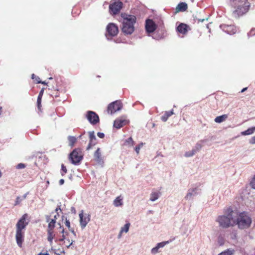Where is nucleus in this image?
I'll return each mask as SVG.
<instances>
[{
    "label": "nucleus",
    "mask_w": 255,
    "mask_h": 255,
    "mask_svg": "<svg viewBox=\"0 0 255 255\" xmlns=\"http://www.w3.org/2000/svg\"><path fill=\"white\" fill-rule=\"evenodd\" d=\"M71 211L74 214L76 213V209L73 207L71 208Z\"/></svg>",
    "instance_id": "nucleus-51"
},
{
    "label": "nucleus",
    "mask_w": 255,
    "mask_h": 255,
    "mask_svg": "<svg viewBox=\"0 0 255 255\" xmlns=\"http://www.w3.org/2000/svg\"><path fill=\"white\" fill-rule=\"evenodd\" d=\"M37 104H39V105L41 104V96H40V95L38 96V97L37 98Z\"/></svg>",
    "instance_id": "nucleus-47"
},
{
    "label": "nucleus",
    "mask_w": 255,
    "mask_h": 255,
    "mask_svg": "<svg viewBox=\"0 0 255 255\" xmlns=\"http://www.w3.org/2000/svg\"><path fill=\"white\" fill-rule=\"evenodd\" d=\"M41 83H42V84H44V85L46 84L45 82H41Z\"/></svg>",
    "instance_id": "nucleus-62"
},
{
    "label": "nucleus",
    "mask_w": 255,
    "mask_h": 255,
    "mask_svg": "<svg viewBox=\"0 0 255 255\" xmlns=\"http://www.w3.org/2000/svg\"><path fill=\"white\" fill-rule=\"evenodd\" d=\"M66 245H69L71 243V240H70L69 239L67 238V239H66Z\"/></svg>",
    "instance_id": "nucleus-55"
},
{
    "label": "nucleus",
    "mask_w": 255,
    "mask_h": 255,
    "mask_svg": "<svg viewBox=\"0 0 255 255\" xmlns=\"http://www.w3.org/2000/svg\"><path fill=\"white\" fill-rule=\"evenodd\" d=\"M80 224L82 229H84L87 226V224L90 220V216L89 214H84L83 211H81L79 214Z\"/></svg>",
    "instance_id": "nucleus-9"
},
{
    "label": "nucleus",
    "mask_w": 255,
    "mask_h": 255,
    "mask_svg": "<svg viewBox=\"0 0 255 255\" xmlns=\"http://www.w3.org/2000/svg\"><path fill=\"white\" fill-rule=\"evenodd\" d=\"M31 78L34 80L37 83H41V81L39 80L40 78L34 74L31 75Z\"/></svg>",
    "instance_id": "nucleus-38"
},
{
    "label": "nucleus",
    "mask_w": 255,
    "mask_h": 255,
    "mask_svg": "<svg viewBox=\"0 0 255 255\" xmlns=\"http://www.w3.org/2000/svg\"><path fill=\"white\" fill-rule=\"evenodd\" d=\"M203 141H200V142L197 143L195 146L193 148V149L196 152L199 151L203 147V144L201 142H203Z\"/></svg>",
    "instance_id": "nucleus-29"
},
{
    "label": "nucleus",
    "mask_w": 255,
    "mask_h": 255,
    "mask_svg": "<svg viewBox=\"0 0 255 255\" xmlns=\"http://www.w3.org/2000/svg\"><path fill=\"white\" fill-rule=\"evenodd\" d=\"M59 210H61L60 208H59H59H57L55 209V211H56V212H57Z\"/></svg>",
    "instance_id": "nucleus-61"
},
{
    "label": "nucleus",
    "mask_w": 255,
    "mask_h": 255,
    "mask_svg": "<svg viewBox=\"0 0 255 255\" xmlns=\"http://www.w3.org/2000/svg\"><path fill=\"white\" fill-rule=\"evenodd\" d=\"M64 179H60V180H59V184H60V185H61L63 184H64Z\"/></svg>",
    "instance_id": "nucleus-53"
},
{
    "label": "nucleus",
    "mask_w": 255,
    "mask_h": 255,
    "mask_svg": "<svg viewBox=\"0 0 255 255\" xmlns=\"http://www.w3.org/2000/svg\"><path fill=\"white\" fill-rule=\"evenodd\" d=\"M86 117L89 122L93 125H95L99 122V116L93 111H88Z\"/></svg>",
    "instance_id": "nucleus-11"
},
{
    "label": "nucleus",
    "mask_w": 255,
    "mask_h": 255,
    "mask_svg": "<svg viewBox=\"0 0 255 255\" xmlns=\"http://www.w3.org/2000/svg\"><path fill=\"white\" fill-rule=\"evenodd\" d=\"M159 197V193L156 192H152L150 196V200L154 202L158 199Z\"/></svg>",
    "instance_id": "nucleus-27"
},
{
    "label": "nucleus",
    "mask_w": 255,
    "mask_h": 255,
    "mask_svg": "<svg viewBox=\"0 0 255 255\" xmlns=\"http://www.w3.org/2000/svg\"><path fill=\"white\" fill-rule=\"evenodd\" d=\"M59 242H63V244L67 248L69 249L72 246L73 242H74L73 240H71V243L69 245H66V241L63 239L61 237L59 239Z\"/></svg>",
    "instance_id": "nucleus-35"
},
{
    "label": "nucleus",
    "mask_w": 255,
    "mask_h": 255,
    "mask_svg": "<svg viewBox=\"0 0 255 255\" xmlns=\"http://www.w3.org/2000/svg\"><path fill=\"white\" fill-rule=\"evenodd\" d=\"M123 108V105L120 101H116L110 104L108 107V113L112 115L117 111L121 110Z\"/></svg>",
    "instance_id": "nucleus-7"
},
{
    "label": "nucleus",
    "mask_w": 255,
    "mask_h": 255,
    "mask_svg": "<svg viewBox=\"0 0 255 255\" xmlns=\"http://www.w3.org/2000/svg\"><path fill=\"white\" fill-rule=\"evenodd\" d=\"M68 139L69 141V145L71 147L73 146L74 144L77 141V138L73 136H69L68 137Z\"/></svg>",
    "instance_id": "nucleus-28"
},
{
    "label": "nucleus",
    "mask_w": 255,
    "mask_h": 255,
    "mask_svg": "<svg viewBox=\"0 0 255 255\" xmlns=\"http://www.w3.org/2000/svg\"><path fill=\"white\" fill-rule=\"evenodd\" d=\"M55 219H52L48 223L47 231H54V229L55 227Z\"/></svg>",
    "instance_id": "nucleus-25"
},
{
    "label": "nucleus",
    "mask_w": 255,
    "mask_h": 255,
    "mask_svg": "<svg viewBox=\"0 0 255 255\" xmlns=\"http://www.w3.org/2000/svg\"><path fill=\"white\" fill-rule=\"evenodd\" d=\"M230 2L235 9L233 12V15L236 18L247 12L250 6L248 0H230Z\"/></svg>",
    "instance_id": "nucleus-1"
},
{
    "label": "nucleus",
    "mask_w": 255,
    "mask_h": 255,
    "mask_svg": "<svg viewBox=\"0 0 255 255\" xmlns=\"http://www.w3.org/2000/svg\"><path fill=\"white\" fill-rule=\"evenodd\" d=\"M46 222H48V223L51 220V219H50V217L49 216H46Z\"/></svg>",
    "instance_id": "nucleus-52"
},
{
    "label": "nucleus",
    "mask_w": 255,
    "mask_h": 255,
    "mask_svg": "<svg viewBox=\"0 0 255 255\" xmlns=\"http://www.w3.org/2000/svg\"><path fill=\"white\" fill-rule=\"evenodd\" d=\"M59 225H60V224H59ZM59 229H60L59 232L60 233L62 234V235L66 234V232H65L64 229L62 226H60Z\"/></svg>",
    "instance_id": "nucleus-43"
},
{
    "label": "nucleus",
    "mask_w": 255,
    "mask_h": 255,
    "mask_svg": "<svg viewBox=\"0 0 255 255\" xmlns=\"http://www.w3.org/2000/svg\"><path fill=\"white\" fill-rule=\"evenodd\" d=\"M123 6V3L119 0H116L109 5L110 11L113 14L119 12Z\"/></svg>",
    "instance_id": "nucleus-8"
},
{
    "label": "nucleus",
    "mask_w": 255,
    "mask_h": 255,
    "mask_svg": "<svg viewBox=\"0 0 255 255\" xmlns=\"http://www.w3.org/2000/svg\"><path fill=\"white\" fill-rule=\"evenodd\" d=\"M168 242H163L158 243L156 246L153 248H152L151 250V253L153 255H155L159 252V249L163 248L164 246L168 243Z\"/></svg>",
    "instance_id": "nucleus-17"
},
{
    "label": "nucleus",
    "mask_w": 255,
    "mask_h": 255,
    "mask_svg": "<svg viewBox=\"0 0 255 255\" xmlns=\"http://www.w3.org/2000/svg\"><path fill=\"white\" fill-rule=\"evenodd\" d=\"M1 107H0V112H1Z\"/></svg>",
    "instance_id": "nucleus-63"
},
{
    "label": "nucleus",
    "mask_w": 255,
    "mask_h": 255,
    "mask_svg": "<svg viewBox=\"0 0 255 255\" xmlns=\"http://www.w3.org/2000/svg\"><path fill=\"white\" fill-rule=\"evenodd\" d=\"M69 230L73 234L74 236H76V233L75 232L74 229L73 228H70Z\"/></svg>",
    "instance_id": "nucleus-50"
},
{
    "label": "nucleus",
    "mask_w": 255,
    "mask_h": 255,
    "mask_svg": "<svg viewBox=\"0 0 255 255\" xmlns=\"http://www.w3.org/2000/svg\"><path fill=\"white\" fill-rule=\"evenodd\" d=\"M69 159L73 164H78L83 159V154L80 148H76L70 153Z\"/></svg>",
    "instance_id": "nucleus-6"
},
{
    "label": "nucleus",
    "mask_w": 255,
    "mask_h": 255,
    "mask_svg": "<svg viewBox=\"0 0 255 255\" xmlns=\"http://www.w3.org/2000/svg\"><path fill=\"white\" fill-rule=\"evenodd\" d=\"M126 120L122 119H118L116 120L114 123V126L117 128H120L126 124Z\"/></svg>",
    "instance_id": "nucleus-18"
},
{
    "label": "nucleus",
    "mask_w": 255,
    "mask_h": 255,
    "mask_svg": "<svg viewBox=\"0 0 255 255\" xmlns=\"http://www.w3.org/2000/svg\"><path fill=\"white\" fill-rule=\"evenodd\" d=\"M123 18L122 31L126 34H131L134 30V24L136 21V17L132 15L122 14Z\"/></svg>",
    "instance_id": "nucleus-4"
},
{
    "label": "nucleus",
    "mask_w": 255,
    "mask_h": 255,
    "mask_svg": "<svg viewBox=\"0 0 255 255\" xmlns=\"http://www.w3.org/2000/svg\"><path fill=\"white\" fill-rule=\"evenodd\" d=\"M233 250L228 249L227 250L221 253L218 255H233Z\"/></svg>",
    "instance_id": "nucleus-34"
},
{
    "label": "nucleus",
    "mask_w": 255,
    "mask_h": 255,
    "mask_svg": "<svg viewBox=\"0 0 255 255\" xmlns=\"http://www.w3.org/2000/svg\"><path fill=\"white\" fill-rule=\"evenodd\" d=\"M255 131V127L248 128L245 131H242L241 134L242 135H248L253 134Z\"/></svg>",
    "instance_id": "nucleus-24"
},
{
    "label": "nucleus",
    "mask_w": 255,
    "mask_h": 255,
    "mask_svg": "<svg viewBox=\"0 0 255 255\" xmlns=\"http://www.w3.org/2000/svg\"><path fill=\"white\" fill-rule=\"evenodd\" d=\"M133 143L134 141H133L132 138L130 137L126 139L125 142V145L131 146L133 145Z\"/></svg>",
    "instance_id": "nucleus-32"
},
{
    "label": "nucleus",
    "mask_w": 255,
    "mask_h": 255,
    "mask_svg": "<svg viewBox=\"0 0 255 255\" xmlns=\"http://www.w3.org/2000/svg\"><path fill=\"white\" fill-rule=\"evenodd\" d=\"M97 135L99 137L101 138H103L104 137V136H105V134L103 132H98L97 133Z\"/></svg>",
    "instance_id": "nucleus-45"
},
{
    "label": "nucleus",
    "mask_w": 255,
    "mask_h": 255,
    "mask_svg": "<svg viewBox=\"0 0 255 255\" xmlns=\"http://www.w3.org/2000/svg\"><path fill=\"white\" fill-rule=\"evenodd\" d=\"M65 224V226L68 228V229L71 228V226H70V222L67 219H66Z\"/></svg>",
    "instance_id": "nucleus-40"
},
{
    "label": "nucleus",
    "mask_w": 255,
    "mask_h": 255,
    "mask_svg": "<svg viewBox=\"0 0 255 255\" xmlns=\"http://www.w3.org/2000/svg\"><path fill=\"white\" fill-rule=\"evenodd\" d=\"M27 194H28V193H26L21 197H19V196L17 197L14 205H19L22 201H23V200L26 199Z\"/></svg>",
    "instance_id": "nucleus-26"
},
{
    "label": "nucleus",
    "mask_w": 255,
    "mask_h": 255,
    "mask_svg": "<svg viewBox=\"0 0 255 255\" xmlns=\"http://www.w3.org/2000/svg\"><path fill=\"white\" fill-rule=\"evenodd\" d=\"M249 143L252 144H255V135L251 138L249 140Z\"/></svg>",
    "instance_id": "nucleus-41"
},
{
    "label": "nucleus",
    "mask_w": 255,
    "mask_h": 255,
    "mask_svg": "<svg viewBox=\"0 0 255 255\" xmlns=\"http://www.w3.org/2000/svg\"><path fill=\"white\" fill-rule=\"evenodd\" d=\"M144 143L143 142H141L138 145H137L136 146H135V148H134V150L136 152V153L138 154L139 153V150L140 149V148L143 146L144 145Z\"/></svg>",
    "instance_id": "nucleus-36"
},
{
    "label": "nucleus",
    "mask_w": 255,
    "mask_h": 255,
    "mask_svg": "<svg viewBox=\"0 0 255 255\" xmlns=\"http://www.w3.org/2000/svg\"><path fill=\"white\" fill-rule=\"evenodd\" d=\"M196 153L195 151L192 148L191 150L186 151L184 154V156L186 157H192L195 155Z\"/></svg>",
    "instance_id": "nucleus-31"
},
{
    "label": "nucleus",
    "mask_w": 255,
    "mask_h": 255,
    "mask_svg": "<svg viewBox=\"0 0 255 255\" xmlns=\"http://www.w3.org/2000/svg\"><path fill=\"white\" fill-rule=\"evenodd\" d=\"M199 194V189L198 188H190L188 190L184 198L187 201H192L194 197Z\"/></svg>",
    "instance_id": "nucleus-10"
},
{
    "label": "nucleus",
    "mask_w": 255,
    "mask_h": 255,
    "mask_svg": "<svg viewBox=\"0 0 255 255\" xmlns=\"http://www.w3.org/2000/svg\"><path fill=\"white\" fill-rule=\"evenodd\" d=\"M255 34V29H252L249 33H248L249 35H254Z\"/></svg>",
    "instance_id": "nucleus-46"
},
{
    "label": "nucleus",
    "mask_w": 255,
    "mask_h": 255,
    "mask_svg": "<svg viewBox=\"0 0 255 255\" xmlns=\"http://www.w3.org/2000/svg\"><path fill=\"white\" fill-rule=\"evenodd\" d=\"M218 243L220 245H223L224 244V240L222 238H220L218 240Z\"/></svg>",
    "instance_id": "nucleus-48"
},
{
    "label": "nucleus",
    "mask_w": 255,
    "mask_h": 255,
    "mask_svg": "<svg viewBox=\"0 0 255 255\" xmlns=\"http://www.w3.org/2000/svg\"><path fill=\"white\" fill-rule=\"evenodd\" d=\"M57 216H59L58 215V213H57V215H54V217L53 218V219H55V223L56 222Z\"/></svg>",
    "instance_id": "nucleus-58"
},
{
    "label": "nucleus",
    "mask_w": 255,
    "mask_h": 255,
    "mask_svg": "<svg viewBox=\"0 0 255 255\" xmlns=\"http://www.w3.org/2000/svg\"><path fill=\"white\" fill-rule=\"evenodd\" d=\"M189 29V27L186 24L180 23L177 27V30L179 33L185 34Z\"/></svg>",
    "instance_id": "nucleus-16"
},
{
    "label": "nucleus",
    "mask_w": 255,
    "mask_h": 255,
    "mask_svg": "<svg viewBox=\"0 0 255 255\" xmlns=\"http://www.w3.org/2000/svg\"><path fill=\"white\" fill-rule=\"evenodd\" d=\"M174 114L173 110H171L170 111H166L165 112L164 115H163L161 119V120L163 122H166L168 120V118L170 117L171 116Z\"/></svg>",
    "instance_id": "nucleus-20"
},
{
    "label": "nucleus",
    "mask_w": 255,
    "mask_h": 255,
    "mask_svg": "<svg viewBox=\"0 0 255 255\" xmlns=\"http://www.w3.org/2000/svg\"><path fill=\"white\" fill-rule=\"evenodd\" d=\"M42 94H43V90H41L40 92V93L39 94V95H40V96H42Z\"/></svg>",
    "instance_id": "nucleus-60"
},
{
    "label": "nucleus",
    "mask_w": 255,
    "mask_h": 255,
    "mask_svg": "<svg viewBox=\"0 0 255 255\" xmlns=\"http://www.w3.org/2000/svg\"><path fill=\"white\" fill-rule=\"evenodd\" d=\"M247 90V87L246 88H243L242 91H241V92L243 93V92H244L245 91H246Z\"/></svg>",
    "instance_id": "nucleus-59"
},
{
    "label": "nucleus",
    "mask_w": 255,
    "mask_h": 255,
    "mask_svg": "<svg viewBox=\"0 0 255 255\" xmlns=\"http://www.w3.org/2000/svg\"><path fill=\"white\" fill-rule=\"evenodd\" d=\"M130 223H126L124 227H122L121 229V232H123V233H128V230H129V227H130Z\"/></svg>",
    "instance_id": "nucleus-30"
},
{
    "label": "nucleus",
    "mask_w": 255,
    "mask_h": 255,
    "mask_svg": "<svg viewBox=\"0 0 255 255\" xmlns=\"http://www.w3.org/2000/svg\"><path fill=\"white\" fill-rule=\"evenodd\" d=\"M107 31L109 35L114 36L119 31L118 26L114 23H109L107 26Z\"/></svg>",
    "instance_id": "nucleus-12"
},
{
    "label": "nucleus",
    "mask_w": 255,
    "mask_h": 255,
    "mask_svg": "<svg viewBox=\"0 0 255 255\" xmlns=\"http://www.w3.org/2000/svg\"><path fill=\"white\" fill-rule=\"evenodd\" d=\"M38 255H49L48 253H39Z\"/></svg>",
    "instance_id": "nucleus-57"
},
{
    "label": "nucleus",
    "mask_w": 255,
    "mask_h": 255,
    "mask_svg": "<svg viewBox=\"0 0 255 255\" xmlns=\"http://www.w3.org/2000/svg\"><path fill=\"white\" fill-rule=\"evenodd\" d=\"M220 27L225 32L230 35L234 34L237 31V29L234 25H222Z\"/></svg>",
    "instance_id": "nucleus-13"
},
{
    "label": "nucleus",
    "mask_w": 255,
    "mask_h": 255,
    "mask_svg": "<svg viewBox=\"0 0 255 255\" xmlns=\"http://www.w3.org/2000/svg\"><path fill=\"white\" fill-rule=\"evenodd\" d=\"M113 204L116 207L121 206L123 204V198L121 196L117 197L114 201Z\"/></svg>",
    "instance_id": "nucleus-21"
},
{
    "label": "nucleus",
    "mask_w": 255,
    "mask_h": 255,
    "mask_svg": "<svg viewBox=\"0 0 255 255\" xmlns=\"http://www.w3.org/2000/svg\"><path fill=\"white\" fill-rule=\"evenodd\" d=\"M47 240L51 244L53 242V240L54 239L55 234L54 231H47Z\"/></svg>",
    "instance_id": "nucleus-19"
},
{
    "label": "nucleus",
    "mask_w": 255,
    "mask_h": 255,
    "mask_svg": "<svg viewBox=\"0 0 255 255\" xmlns=\"http://www.w3.org/2000/svg\"><path fill=\"white\" fill-rule=\"evenodd\" d=\"M123 233V232H121V231H120L118 236V239H120L121 237H122V234Z\"/></svg>",
    "instance_id": "nucleus-54"
},
{
    "label": "nucleus",
    "mask_w": 255,
    "mask_h": 255,
    "mask_svg": "<svg viewBox=\"0 0 255 255\" xmlns=\"http://www.w3.org/2000/svg\"><path fill=\"white\" fill-rule=\"evenodd\" d=\"M41 104L39 105V104H37V108L39 111H41Z\"/></svg>",
    "instance_id": "nucleus-56"
},
{
    "label": "nucleus",
    "mask_w": 255,
    "mask_h": 255,
    "mask_svg": "<svg viewBox=\"0 0 255 255\" xmlns=\"http://www.w3.org/2000/svg\"><path fill=\"white\" fill-rule=\"evenodd\" d=\"M187 8V4L185 2H180L179 3L176 7V10L177 11H185Z\"/></svg>",
    "instance_id": "nucleus-23"
},
{
    "label": "nucleus",
    "mask_w": 255,
    "mask_h": 255,
    "mask_svg": "<svg viewBox=\"0 0 255 255\" xmlns=\"http://www.w3.org/2000/svg\"><path fill=\"white\" fill-rule=\"evenodd\" d=\"M27 216L26 214H24L16 224L15 239L16 243L19 247H22L24 241V232L23 230L25 229L28 223L26 221Z\"/></svg>",
    "instance_id": "nucleus-2"
},
{
    "label": "nucleus",
    "mask_w": 255,
    "mask_h": 255,
    "mask_svg": "<svg viewBox=\"0 0 255 255\" xmlns=\"http://www.w3.org/2000/svg\"><path fill=\"white\" fill-rule=\"evenodd\" d=\"M96 144V142L93 141V142H91V141L90 140V142L88 145V146L87 147V150H89L91 147L92 146L95 145Z\"/></svg>",
    "instance_id": "nucleus-39"
},
{
    "label": "nucleus",
    "mask_w": 255,
    "mask_h": 255,
    "mask_svg": "<svg viewBox=\"0 0 255 255\" xmlns=\"http://www.w3.org/2000/svg\"><path fill=\"white\" fill-rule=\"evenodd\" d=\"M252 223V219L246 212L241 213L236 221L239 228L242 229L249 228Z\"/></svg>",
    "instance_id": "nucleus-5"
},
{
    "label": "nucleus",
    "mask_w": 255,
    "mask_h": 255,
    "mask_svg": "<svg viewBox=\"0 0 255 255\" xmlns=\"http://www.w3.org/2000/svg\"><path fill=\"white\" fill-rule=\"evenodd\" d=\"M228 118L227 115H223L222 116L217 117L214 121L217 123H221L225 121Z\"/></svg>",
    "instance_id": "nucleus-22"
},
{
    "label": "nucleus",
    "mask_w": 255,
    "mask_h": 255,
    "mask_svg": "<svg viewBox=\"0 0 255 255\" xmlns=\"http://www.w3.org/2000/svg\"><path fill=\"white\" fill-rule=\"evenodd\" d=\"M146 30L148 33L153 32L156 29V25L153 20L147 19L145 24Z\"/></svg>",
    "instance_id": "nucleus-14"
},
{
    "label": "nucleus",
    "mask_w": 255,
    "mask_h": 255,
    "mask_svg": "<svg viewBox=\"0 0 255 255\" xmlns=\"http://www.w3.org/2000/svg\"><path fill=\"white\" fill-rule=\"evenodd\" d=\"M235 213L230 208L228 209L224 215L218 216L216 221L220 226L223 228H227L236 224V220L234 219Z\"/></svg>",
    "instance_id": "nucleus-3"
},
{
    "label": "nucleus",
    "mask_w": 255,
    "mask_h": 255,
    "mask_svg": "<svg viewBox=\"0 0 255 255\" xmlns=\"http://www.w3.org/2000/svg\"><path fill=\"white\" fill-rule=\"evenodd\" d=\"M90 140L91 142H93L96 140V137L95 135V133L94 131H91L89 132Z\"/></svg>",
    "instance_id": "nucleus-33"
},
{
    "label": "nucleus",
    "mask_w": 255,
    "mask_h": 255,
    "mask_svg": "<svg viewBox=\"0 0 255 255\" xmlns=\"http://www.w3.org/2000/svg\"><path fill=\"white\" fill-rule=\"evenodd\" d=\"M25 167V165L23 163H19L16 166L17 169H23Z\"/></svg>",
    "instance_id": "nucleus-42"
},
{
    "label": "nucleus",
    "mask_w": 255,
    "mask_h": 255,
    "mask_svg": "<svg viewBox=\"0 0 255 255\" xmlns=\"http://www.w3.org/2000/svg\"><path fill=\"white\" fill-rule=\"evenodd\" d=\"M250 184L251 187L253 189H255V175L254 176Z\"/></svg>",
    "instance_id": "nucleus-37"
},
{
    "label": "nucleus",
    "mask_w": 255,
    "mask_h": 255,
    "mask_svg": "<svg viewBox=\"0 0 255 255\" xmlns=\"http://www.w3.org/2000/svg\"><path fill=\"white\" fill-rule=\"evenodd\" d=\"M68 233L66 232V234H64V235H62L61 236V238L64 239L65 241L66 240V239H67L66 238V236H68Z\"/></svg>",
    "instance_id": "nucleus-49"
},
{
    "label": "nucleus",
    "mask_w": 255,
    "mask_h": 255,
    "mask_svg": "<svg viewBox=\"0 0 255 255\" xmlns=\"http://www.w3.org/2000/svg\"><path fill=\"white\" fill-rule=\"evenodd\" d=\"M94 157L96 162L101 165L104 164V159L102 156L101 151L100 148H97L94 154Z\"/></svg>",
    "instance_id": "nucleus-15"
},
{
    "label": "nucleus",
    "mask_w": 255,
    "mask_h": 255,
    "mask_svg": "<svg viewBox=\"0 0 255 255\" xmlns=\"http://www.w3.org/2000/svg\"><path fill=\"white\" fill-rule=\"evenodd\" d=\"M61 170L64 173L67 172L66 167L64 165V164L61 165Z\"/></svg>",
    "instance_id": "nucleus-44"
}]
</instances>
